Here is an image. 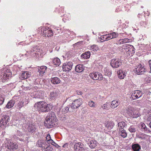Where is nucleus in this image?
Returning a JSON list of instances; mask_svg holds the SVG:
<instances>
[{
	"mask_svg": "<svg viewBox=\"0 0 151 151\" xmlns=\"http://www.w3.org/2000/svg\"><path fill=\"white\" fill-rule=\"evenodd\" d=\"M34 107L35 110L43 112H47L52 108L51 104H47L43 101L37 102L35 104Z\"/></svg>",
	"mask_w": 151,
	"mask_h": 151,
	"instance_id": "obj_1",
	"label": "nucleus"
},
{
	"mask_svg": "<svg viewBox=\"0 0 151 151\" xmlns=\"http://www.w3.org/2000/svg\"><path fill=\"white\" fill-rule=\"evenodd\" d=\"M57 119L54 112L51 111L49 112L45 119V124L48 128H51L56 123Z\"/></svg>",
	"mask_w": 151,
	"mask_h": 151,
	"instance_id": "obj_2",
	"label": "nucleus"
},
{
	"mask_svg": "<svg viewBox=\"0 0 151 151\" xmlns=\"http://www.w3.org/2000/svg\"><path fill=\"white\" fill-rule=\"evenodd\" d=\"M137 68H135L134 69V71L137 75L142 74L144 73L147 72L146 69L144 68L143 66L140 64L136 66Z\"/></svg>",
	"mask_w": 151,
	"mask_h": 151,
	"instance_id": "obj_3",
	"label": "nucleus"
},
{
	"mask_svg": "<svg viewBox=\"0 0 151 151\" xmlns=\"http://www.w3.org/2000/svg\"><path fill=\"white\" fill-rule=\"evenodd\" d=\"M83 103V100L81 98H79L75 100L72 102L71 105L73 109H77Z\"/></svg>",
	"mask_w": 151,
	"mask_h": 151,
	"instance_id": "obj_4",
	"label": "nucleus"
},
{
	"mask_svg": "<svg viewBox=\"0 0 151 151\" xmlns=\"http://www.w3.org/2000/svg\"><path fill=\"white\" fill-rule=\"evenodd\" d=\"M122 61L119 59H112L111 62V66L114 68H117L122 65Z\"/></svg>",
	"mask_w": 151,
	"mask_h": 151,
	"instance_id": "obj_5",
	"label": "nucleus"
},
{
	"mask_svg": "<svg viewBox=\"0 0 151 151\" xmlns=\"http://www.w3.org/2000/svg\"><path fill=\"white\" fill-rule=\"evenodd\" d=\"M90 77L94 80H102L103 76L99 72L92 73L89 74Z\"/></svg>",
	"mask_w": 151,
	"mask_h": 151,
	"instance_id": "obj_6",
	"label": "nucleus"
},
{
	"mask_svg": "<svg viewBox=\"0 0 151 151\" xmlns=\"http://www.w3.org/2000/svg\"><path fill=\"white\" fill-rule=\"evenodd\" d=\"M8 150L6 151H18V145L15 143L10 142L7 145Z\"/></svg>",
	"mask_w": 151,
	"mask_h": 151,
	"instance_id": "obj_7",
	"label": "nucleus"
},
{
	"mask_svg": "<svg viewBox=\"0 0 151 151\" xmlns=\"http://www.w3.org/2000/svg\"><path fill=\"white\" fill-rule=\"evenodd\" d=\"M28 103V99H20L17 103V108L18 109H20L23 106L26 105Z\"/></svg>",
	"mask_w": 151,
	"mask_h": 151,
	"instance_id": "obj_8",
	"label": "nucleus"
},
{
	"mask_svg": "<svg viewBox=\"0 0 151 151\" xmlns=\"http://www.w3.org/2000/svg\"><path fill=\"white\" fill-rule=\"evenodd\" d=\"M142 95V93L140 90L134 91L131 95L130 98L131 99L134 100L139 98Z\"/></svg>",
	"mask_w": 151,
	"mask_h": 151,
	"instance_id": "obj_9",
	"label": "nucleus"
},
{
	"mask_svg": "<svg viewBox=\"0 0 151 151\" xmlns=\"http://www.w3.org/2000/svg\"><path fill=\"white\" fill-rule=\"evenodd\" d=\"M27 130L31 134H34L37 132V129L34 123L29 124L27 127Z\"/></svg>",
	"mask_w": 151,
	"mask_h": 151,
	"instance_id": "obj_10",
	"label": "nucleus"
},
{
	"mask_svg": "<svg viewBox=\"0 0 151 151\" xmlns=\"http://www.w3.org/2000/svg\"><path fill=\"white\" fill-rule=\"evenodd\" d=\"M73 65L72 62H68L67 63L63 64V68L64 71H69L72 69Z\"/></svg>",
	"mask_w": 151,
	"mask_h": 151,
	"instance_id": "obj_11",
	"label": "nucleus"
},
{
	"mask_svg": "<svg viewBox=\"0 0 151 151\" xmlns=\"http://www.w3.org/2000/svg\"><path fill=\"white\" fill-rule=\"evenodd\" d=\"M41 34L43 37H49L52 36L53 33L52 30L45 29L42 31H41Z\"/></svg>",
	"mask_w": 151,
	"mask_h": 151,
	"instance_id": "obj_12",
	"label": "nucleus"
},
{
	"mask_svg": "<svg viewBox=\"0 0 151 151\" xmlns=\"http://www.w3.org/2000/svg\"><path fill=\"white\" fill-rule=\"evenodd\" d=\"M84 145L81 142H78L76 143L74 145V149L76 151H80L83 150Z\"/></svg>",
	"mask_w": 151,
	"mask_h": 151,
	"instance_id": "obj_13",
	"label": "nucleus"
},
{
	"mask_svg": "<svg viewBox=\"0 0 151 151\" xmlns=\"http://www.w3.org/2000/svg\"><path fill=\"white\" fill-rule=\"evenodd\" d=\"M59 93L55 90H54L51 92L50 94V98L51 100H54L57 99Z\"/></svg>",
	"mask_w": 151,
	"mask_h": 151,
	"instance_id": "obj_14",
	"label": "nucleus"
},
{
	"mask_svg": "<svg viewBox=\"0 0 151 151\" xmlns=\"http://www.w3.org/2000/svg\"><path fill=\"white\" fill-rule=\"evenodd\" d=\"M117 73L118 78L121 79H124L127 73L126 72L120 70L117 71Z\"/></svg>",
	"mask_w": 151,
	"mask_h": 151,
	"instance_id": "obj_15",
	"label": "nucleus"
},
{
	"mask_svg": "<svg viewBox=\"0 0 151 151\" xmlns=\"http://www.w3.org/2000/svg\"><path fill=\"white\" fill-rule=\"evenodd\" d=\"M141 130L142 131L147 133H150L151 132L150 129L147 128L144 123H141Z\"/></svg>",
	"mask_w": 151,
	"mask_h": 151,
	"instance_id": "obj_16",
	"label": "nucleus"
},
{
	"mask_svg": "<svg viewBox=\"0 0 151 151\" xmlns=\"http://www.w3.org/2000/svg\"><path fill=\"white\" fill-rule=\"evenodd\" d=\"M1 120L2 121L3 123H4V125L6 126L9 124L8 122L10 120L9 116L7 115H4L2 116Z\"/></svg>",
	"mask_w": 151,
	"mask_h": 151,
	"instance_id": "obj_17",
	"label": "nucleus"
},
{
	"mask_svg": "<svg viewBox=\"0 0 151 151\" xmlns=\"http://www.w3.org/2000/svg\"><path fill=\"white\" fill-rule=\"evenodd\" d=\"M30 74L28 71H24L23 72L20 77V78L22 80H24L29 77Z\"/></svg>",
	"mask_w": 151,
	"mask_h": 151,
	"instance_id": "obj_18",
	"label": "nucleus"
},
{
	"mask_svg": "<svg viewBox=\"0 0 151 151\" xmlns=\"http://www.w3.org/2000/svg\"><path fill=\"white\" fill-rule=\"evenodd\" d=\"M75 70L76 72L81 73L84 70V67L82 64H78L75 68Z\"/></svg>",
	"mask_w": 151,
	"mask_h": 151,
	"instance_id": "obj_19",
	"label": "nucleus"
},
{
	"mask_svg": "<svg viewBox=\"0 0 151 151\" xmlns=\"http://www.w3.org/2000/svg\"><path fill=\"white\" fill-rule=\"evenodd\" d=\"M51 81L54 84H57L60 83L61 80L59 78L55 77L51 78Z\"/></svg>",
	"mask_w": 151,
	"mask_h": 151,
	"instance_id": "obj_20",
	"label": "nucleus"
},
{
	"mask_svg": "<svg viewBox=\"0 0 151 151\" xmlns=\"http://www.w3.org/2000/svg\"><path fill=\"white\" fill-rule=\"evenodd\" d=\"M20 120L22 121L23 123H27V116L23 114H20L19 117Z\"/></svg>",
	"mask_w": 151,
	"mask_h": 151,
	"instance_id": "obj_21",
	"label": "nucleus"
},
{
	"mask_svg": "<svg viewBox=\"0 0 151 151\" xmlns=\"http://www.w3.org/2000/svg\"><path fill=\"white\" fill-rule=\"evenodd\" d=\"M47 67L45 66H42L38 68V72L40 75H43L45 72Z\"/></svg>",
	"mask_w": 151,
	"mask_h": 151,
	"instance_id": "obj_22",
	"label": "nucleus"
},
{
	"mask_svg": "<svg viewBox=\"0 0 151 151\" xmlns=\"http://www.w3.org/2000/svg\"><path fill=\"white\" fill-rule=\"evenodd\" d=\"M132 147L134 151H139L141 149V146L137 143H133L132 145Z\"/></svg>",
	"mask_w": 151,
	"mask_h": 151,
	"instance_id": "obj_23",
	"label": "nucleus"
},
{
	"mask_svg": "<svg viewBox=\"0 0 151 151\" xmlns=\"http://www.w3.org/2000/svg\"><path fill=\"white\" fill-rule=\"evenodd\" d=\"M91 56V53L90 51L86 52L83 53L81 55V57L84 59H88L90 58Z\"/></svg>",
	"mask_w": 151,
	"mask_h": 151,
	"instance_id": "obj_24",
	"label": "nucleus"
},
{
	"mask_svg": "<svg viewBox=\"0 0 151 151\" xmlns=\"http://www.w3.org/2000/svg\"><path fill=\"white\" fill-rule=\"evenodd\" d=\"M137 129V126L135 125H131L128 129V130L131 133L135 132Z\"/></svg>",
	"mask_w": 151,
	"mask_h": 151,
	"instance_id": "obj_25",
	"label": "nucleus"
},
{
	"mask_svg": "<svg viewBox=\"0 0 151 151\" xmlns=\"http://www.w3.org/2000/svg\"><path fill=\"white\" fill-rule=\"evenodd\" d=\"M46 140L45 142V144L47 145V144H49L50 143L52 144V143H54V142L53 140L51 139L50 135L48 134L47 135L46 137Z\"/></svg>",
	"mask_w": 151,
	"mask_h": 151,
	"instance_id": "obj_26",
	"label": "nucleus"
},
{
	"mask_svg": "<svg viewBox=\"0 0 151 151\" xmlns=\"http://www.w3.org/2000/svg\"><path fill=\"white\" fill-rule=\"evenodd\" d=\"M140 115V114L138 111L134 110L133 112L131 113L130 116L133 118H137Z\"/></svg>",
	"mask_w": 151,
	"mask_h": 151,
	"instance_id": "obj_27",
	"label": "nucleus"
},
{
	"mask_svg": "<svg viewBox=\"0 0 151 151\" xmlns=\"http://www.w3.org/2000/svg\"><path fill=\"white\" fill-rule=\"evenodd\" d=\"M120 104V103L118 101L114 100L111 102V107L112 108H115Z\"/></svg>",
	"mask_w": 151,
	"mask_h": 151,
	"instance_id": "obj_28",
	"label": "nucleus"
},
{
	"mask_svg": "<svg viewBox=\"0 0 151 151\" xmlns=\"http://www.w3.org/2000/svg\"><path fill=\"white\" fill-rule=\"evenodd\" d=\"M96 141L95 140H92L88 143V145L91 148H93L96 146Z\"/></svg>",
	"mask_w": 151,
	"mask_h": 151,
	"instance_id": "obj_29",
	"label": "nucleus"
},
{
	"mask_svg": "<svg viewBox=\"0 0 151 151\" xmlns=\"http://www.w3.org/2000/svg\"><path fill=\"white\" fill-rule=\"evenodd\" d=\"M37 144L38 145V147H42V149L46 145V144H45V141L43 140L38 141Z\"/></svg>",
	"mask_w": 151,
	"mask_h": 151,
	"instance_id": "obj_30",
	"label": "nucleus"
},
{
	"mask_svg": "<svg viewBox=\"0 0 151 151\" xmlns=\"http://www.w3.org/2000/svg\"><path fill=\"white\" fill-rule=\"evenodd\" d=\"M15 103V102L14 100H11L8 103L6 107L7 108L10 109L13 106Z\"/></svg>",
	"mask_w": 151,
	"mask_h": 151,
	"instance_id": "obj_31",
	"label": "nucleus"
},
{
	"mask_svg": "<svg viewBox=\"0 0 151 151\" xmlns=\"http://www.w3.org/2000/svg\"><path fill=\"white\" fill-rule=\"evenodd\" d=\"M44 148H43V150L46 151H52L53 148L51 145L49 144H47L46 145Z\"/></svg>",
	"mask_w": 151,
	"mask_h": 151,
	"instance_id": "obj_32",
	"label": "nucleus"
},
{
	"mask_svg": "<svg viewBox=\"0 0 151 151\" xmlns=\"http://www.w3.org/2000/svg\"><path fill=\"white\" fill-rule=\"evenodd\" d=\"M11 77L8 76L7 75L4 74H3V76L2 78L0 79V81H2L3 82H5V81H8L9 79V78H10Z\"/></svg>",
	"mask_w": 151,
	"mask_h": 151,
	"instance_id": "obj_33",
	"label": "nucleus"
},
{
	"mask_svg": "<svg viewBox=\"0 0 151 151\" xmlns=\"http://www.w3.org/2000/svg\"><path fill=\"white\" fill-rule=\"evenodd\" d=\"M134 110V109L133 107H132L130 106H129L128 107L126 111L127 113V114H128L129 116L130 115V114L132 113L133 111Z\"/></svg>",
	"mask_w": 151,
	"mask_h": 151,
	"instance_id": "obj_34",
	"label": "nucleus"
},
{
	"mask_svg": "<svg viewBox=\"0 0 151 151\" xmlns=\"http://www.w3.org/2000/svg\"><path fill=\"white\" fill-rule=\"evenodd\" d=\"M110 107H111L110 104L106 102L105 104L102 105L101 108L104 109L108 110L109 109Z\"/></svg>",
	"mask_w": 151,
	"mask_h": 151,
	"instance_id": "obj_35",
	"label": "nucleus"
},
{
	"mask_svg": "<svg viewBox=\"0 0 151 151\" xmlns=\"http://www.w3.org/2000/svg\"><path fill=\"white\" fill-rule=\"evenodd\" d=\"M52 63L56 65L59 66L60 63V60L58 58H56L52 61Z\"/></svg>",
	"mask_w": 151,
	"mask_h": 151,
	"instance_id": "obj_36",
	"label": "nucleus"
},
{
	"mask_svg": "<svg viewBox=\"0 0 151 151\" xmlns=\"http://www.w3.org/2000/svg\"><path fill=\"white\" fill-rule=\"evenodd\" d=\"M104 74L105 75L110 77L112 74L111 71L109 69L106 68L105 70H104Z\"/></svg>",
	"mask_w": 151,
	"mask_h": 151,
	"instance_id": "obj_37",
	"label": "nucleus"
},
{
	"mask_svg": "<svg viewBox=\"0 0 151 151\" xmlns=\"http://www.w3.org/2000/svg\"><path fill=\"white\" fill-rule=\"evenodd\" d=\"M126 123L123 122H119L118 123V127L119 130L124 129L123 128L125 127Z\"/></svg>",
	"mask_w": 151,
	"mask_h": 151,
	"instance_id": "obj_38",
	"label": "nucleus"
},
{
	"mask_svg": "<svg viewBox=\"0 0 151 151\" xmlns=\"http://www.w3.org/2000/svg\"><path fill=\"white\" fill-rule=\"evenodd\" d=\"M114 125V123L113 122H109L106 124V127L109 129H110L113 128Z\"/></svg>",
	"mask_w": 151,
	"mask_h": 151,
	"instance_id": "obj_39",
	"label": "nucleus"
},
{
	"mask_svg": "<svg viewBox=\"0 0 151 151\" xmlns=\"http://www.w3.org/2000/svg\"><path fill=\"white\" fill-rule=\"evenodd\" d=\"M119 131L120 132L121 135L123 138H124L127 137V132L124 129L119 130Z\"/></svg>",
	"mask_w": 151,
	"mask_h": 151,
	"instance_id": "obj_40",
	"label": "nucleus"
},
{
	"mask_svg": "<svg viewBox=\"0 0 151 151\" xmlns=\"http://www.w3.org/2000/svg\"><path fill=\"white\" fill-rule=\"evenodd\" d=\"M89 49L93 51H96L98 49L97 45H93L89 47Z\"/></svg>",
	"mask_w": 151,
	"mask_h": 151,
	"instance_id": "obj_41",
	"label": "nucleus"
},
{
	"mask_svg": "<svg viewBox=\"0 0 151 151\" xmlns=\"http://www.w3.org/2000/svg\"><path fill=\"white\" fill-rule=\"evenodd\" d=\"M42 96V92L40 91H38L35 94L34 98H40Z\"/></svg>",
	"mask_w": 151,
	"mask_h": 151,
	"instance_id": "obj_42",
	"label": "nucleus"
},
{
	"mask_svg": "<svg viewBox=\"0 0 151 151\" xmlns=\"http://www.w3.org/2000/svg\"><path fill=\"white\" fill-rule=\"evenodd\" d=\"M126 47V49H128V51L130 52H134V51L133 50L134 49V48L132 45H127Z\"/></svg>",
	"mask_w": 151,
	"mask_h": 151,
	"instance_id": "obj_43",
	"label": "nucleus"
},
{
	"mask_svg": "<svg viewBox=\"0 0 151 151\" xmlns=\"http://www.w3.org/2000/svg\"><path fill=\"white\" fill-rule=\"evenodd\" d=\"M110 35L111 36V39L114 38L118 36V34L115 32H112L110 33Z\"/></svg>",
	"mask_w": 151,
	"mask_h": 151,
	"instance_id": "obj_44",
	"label": "nucleus"
},
{
	"mask_svg": "<svg viewBox=\"0 0 151 151\" xmlns=\"http://www.w3.org/2000/svg\"><path fill=\"white\" fill-rule=\"evenodd\" d=\"M4 96L0 95V105H2L4 103Z\"/></svg>",
	"mask_w": 151,
	"mask_h": 151,
	"instance_id": "obj_45",
	"label": "nucleus"
},
{
	"mask_svg": "<svg viewBox=\"0 0 151 151\" xmlns=\"http://www.w3.org/2000/svg\"><path fill=\"white\" fill-rule=\"evenodd\" d=\"M40 80H41L40 78L37 79L34 81V84L36 85H37L39 86L40 85H41V84L40 83Z\"/></svg>",
	"mask_w": 151,
	"mask_h": 151,
	"instance_id": "obj_46",
	"label": "nucleus"
},
{
	"mask_svg": "<svg viewBox=\"0 0 151 151\" xmlns=\"http://www.w3.org/2000/svg\"><path fill=\"white\" fill-rule=\"evenodd\" d=\"M4 74L7 75L8 76L10 77L12 76V72L9 69H7Z\"/></svg>",
	"mask_w": 151,
	"mask_h": 151,
	"instance_id": "obj_47",
	"label": "nucleus"
},
{
	"mask_svg": "<svg viewBox=\"0 0 151 151\" xmlns=\"http://www.w3.org/2000/svg\"><path fill=\"white\" fill-rule=\"evenodd\" d=\"M88 105L91 107H95L96 105L95 103L92 101H90L88 102Z\"/></svg>",
	"mask_w": 151,
	"mask_h": 151,
	"instance_id": "obj_48",
	"label": "nucleus"
},
{
	"mask_svg": "<svg viewBox=\"0 0 151 151\" xmlns=\"http://www.w3.org/2000/svg\"><path fill=\"white\" fill-rule=\"evenodd\" d=\"M69 110V108L68 107H65L62 109V112L63 113L65 114L67 113Z\"/></svg>",
	"mask_w": 151,
	"mask_h": 151,
	"instance_id": "obj_49",
	"label": "nucleus"
},
{
	"mask_svg": "<svg viewBox=\"0 0 151 151\" xmlns=\"http://www.w3.org/2000/svg\"><path fill=\"white\" fill-rule=\"evenodd\" d=\"M107 35V36L105 38V41L108 40H109V39L110 38V39H111V36L110 35V33L108 34V35H106V36Z\"/></svg>",
	"mask_w": 151,
	"mask_h": 151,
	"instance_id": "obj_50",
	"label": "nucleus"
},
{
	"mask_svg": "<svg viewBox=\"0 0 151 151\" xmlns=\"http://www.w3.org/2000/svg\"><path fill=\"white\" fill-rule=\"evenodd\" d=\"M123 43H126L129 42V40L127 38H124L122 39Z\"/></svg>",
	"mask_w": 151,
	"mask_h": 151,
	"instance_id": "obj_51",
	"label": "nucleus"
},
{
	"mask_svg": "<svg viewBox=\"0 0 151 151\" xmlns=\"http://www.w3.org/2000/svg\"><path fill=\"white\" fill-rule=\"evenodd\" d=\"M3 126H6V125H4V123H3V122L1 119L0 120V128L2 127Z\"/></svg>",
	"mask_w": 151,
	"mask_h": 151,
	"instance_id": "obj_52",
	"label": "nucleus"
},
{
	"mask_svg": "<svg viewBox=\"0 0 151 151\" xmlns=\"http://www.w3.org/2000/svg\"><path fill=\"white\" fill-rule=\"evenodd\" d=\"M151 122V115H149V116L147 118V123H149Z\"/></svg>",
	"mask_w": 151,
	"mask_h": 151,
	"instance_id": "obj_53",
	"label": "nucleus"
},
{
	"mask_svg": "<svg viewBox=\"0 0 151 151\" xmlns=\"http://www.w3.org/2000/svg\"><path fill=\"white\" fill-rule=\"evenodd\" d=\"M51 144L57 147H59L58 144L56 143L55 142L54 143H52V144Z\"/></svg>",
	"mask_w": 151,
	"mask_h": 151,
	"instance_id": "obj_54",
	"label": "nucleus"
},
{
	"mask_svg": "<svg viewBox=\"0 0 151 151\" xmlns=\"http://www.w3.org/2000/svg\"><path fill=\"white\" fill-rule=\"evenodd\" d=\"M76 93H77V94H78V95H81L83 93L82 91H76Z\"/></svg>",
	"mask_w": 151,
	"mask_h": 151,
	"instance_id": "obj_55",
	"label": "nucleus"
},
{
	"mask_svg": "<svg viewBox=\"0 0 151 151\" xmlns=\"http://www.w3.org/2000/svg\"><path fill=\"white\" fill-rule=\"evenodd\" d=\"M68 146V143H65L63 145V148H67Z\"/></svg>",
	"mask_w": 151,
	"mask_h": 151,
	"instance_id": "obj_56",
	"label": "nucleus"
},
{
	"mask_svg": "<svg viewBox=\"0 0 151 151\" xmlns=\"http://www.w3.org/2000/svg\"><path fill=\"white\" fill-rule=\"evenodd\" d=\"M149 64L150 69V72L151 73V60H150L149 61Z\"/></svg>",
	"mask_w": 151,
	"mask_h": 151,
	"instance_id": "obj_57",
	"label": "nucleus"
},
{
	"mask_svg": "<svg viewBox=\"0 0 151 151\" xmlns=\"http://www.w3.org/2000/svg\"><path fill=\"white\" fill-rule=\"evenodd\" d=\"M72 96L68 98L66 100V101H67L71 100V101H72Z\"/></svg>",
	"mask_w": 151,
	"mask_h": 151,
	"instance_id": "obj_58",
	"label": "nucleus"
},
{
	"mask_svg": "<svg viewBox=\"0 0 151 151\" xmlns=\"http://www.w3.org/2000/svg\"><path fill=\"white\" fill-rule=\"evenodd\" d=\"M122 39H120L118 41V43H119L120 44H123V41Z\"/></svg>",
	"mask_w": 151,
	"mask_h": 151,
	"instance_id": "obj_59",
	"label": "nucleus"
},
{
	"mask_svg": "<svg viewBox=\"0 0 151 151\" xmlns=\"http://www.w3.org/2000/svg\"><path fill=\"white\" fill-rule=\"evenodd\" d=\"M104 36H102L101 38V42L104 41L105 40H104Z\"/></svg>",
	"mask_w": 151,
	"mask_h": 151,
	"instance_id": "obj_60",
	"label": "nucleus"
},
{
	"mask_svg": "<svg viewBox=\"0 0 151 151\" xmlns=\"http://www.w3.org/2000/svg\"><path fill=\"white\" fill-rule=\"evenodd\" d=\"M30 87H24V88H23V89L25 90H27L28 89H29Z\"/></svg>",
	"mask_w": 151,
	"mask_h": 151,
	"instance_id": "obj_61",
	"label": "nucleus"
},
{
	"mask_svg": "<svg viewBox=\"0 0 151 151\" xmlns=\"http://www.w3.org/2000/svg\"><path fill=\"white\" fill-rule=\"evenodd\" d=\"M148 113L149 115H151V109L148 111Z\"/></svg>",
	"mask_w": 151,
	"mask_h": 151,
	"instance_id": "obj_62",
	"label": "nucleus"
},
{
	"mask_svg": "<svg viewBox=\"0 0 151 151\" xmlns=\"http://www.w3.org/2000/svg\"><path fill=\"white\" fill-rule=\"evenodd\" d=\"M147 124L148 125H149L150 127L151 128V122H149V123H147Z\"/></svg>",
	"mask_w": 151,
	"mask_h": 151,
	"instance_id": "obj_63",
	"label": "nucleus"
},
{
	"mask_svg": "<svg viewBox=\"0 0 151 151\" xmlns=\"http://www.w3.org/2000/svg\"><path fill=\"white\" fill-rule=\"evenodd\" d=\"M46 84H47V86H48V87H50V86H51V84L48 83H46Z\"/></svg>",
	"mask_w": 151,
	"mask_h": 151,
	"instance_id": "obj_64",
	"label": "nucleus"
}]
</instances>
